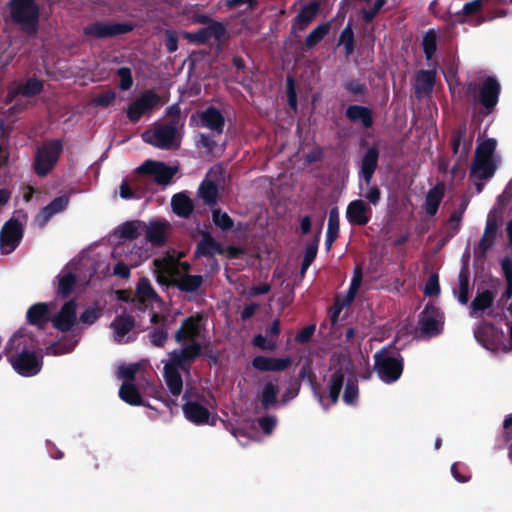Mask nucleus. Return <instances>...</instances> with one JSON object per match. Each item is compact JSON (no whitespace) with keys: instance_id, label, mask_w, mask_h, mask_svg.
Listing matches in <instances>:
<instances>
[{"instance_id":"cd10ccee","label":"nucleus","mask_w":512,"mask_h":512,"mask_svg":"<svg viewBox=\"0 0 512 512\" xmlns=\"http://www.w3.org/2000/svg\"><path fill=\"white\" fill-rule=\"evenodd\" d=\"M204 279L201 275L180 274L171 280V285L181 292L194 293L202 286Z\"/></svg>"},{"instance_id":"f3484780","label":"nucleus","mask_w":512,"mask_h":512,"mask_svg":"<svg viewBox=\"0 0 512 512\" xmlns=\"http://www.w3.org/2000/svg\"><path fill=\"white\" fill-rule=\"evenodd\" d=\"M504 333L498 330L493 323L482 322L474 330V337L476 341L488 350H495L498 348Z\"/></svg>"},{"instance_id":"a19ab883","label":"nucleus","mask_w":512,"mask_h":512,"mask_svg":"<svg viewBox=\"0 0 512 512\" xmlns=\"http://www.w3.org/2000/svg\"><path fill=\"white\" fill-rule=\"evenodd\" d=\"M119 397L132 406L144 405L142 396L133 383L124 382L119 389Z\"/></svg>"},{"instance_id":"bb28decb","label":"nucleus","mask_w":512,"mask_h":512,"mask_svg":"<svg viewBox=\"0 0 512 512\" xmlns=\"http://www.w3.org/2000/svg\"><path fill=\"white\" fill-rule=\"evenodd\" d=\"M27 322L30 325L44 328L50 321V311L46 303L40 302L29 307L26 313Z\"/></svg>"},{"instance_id":"09e8293b","label":"nucleus","mask_w":512,"mask_h":512,"mask_svg":"<svg viewBox=\"0 0 512 512\" xmlns=\"http://www.w3.org/2000/svg\"><path fill=\"white\" fill-rule=\"evenodd\" d=\"M496 145L494 138L485 139L476 147L474 158L494 160Z\"/></svg>"},{"instance_id":"4468645a","label":"nucleus","mask_w":512,"mask_h":512,"mask_svg":"<svg viewBox=\"0 0 512 512\" xmlns=\"http://www.w3.org/2000/svg\"><path fill=\"white\" fill-rule=\"evenodd\" d=\"M10 362L13 369L24 377L37 375L42 368V358L25 349L16 356H12Z\"/></svg>"},{"instance_id":"3c124183","label":"nucleus","mask_w":512,"mask_h":512,"mask_svg":"<svg viewBox=\"0 0 512 512\" xmlns=\"http://www.w3.org/2000/svg\"><path fill=\"white\" fill-rule=\"evenodd\" d=\"M43 90V82L37 78H29L20 88L19 92L24 97H34Z\"/></svg>"},{"instance_id":"4c0bfd02","label":"nucleus","mask_w":512,"mask_h":512,"mask_svg":"<svg viewBox=\"0 0 512 512\" xmlns=\"http://www.w3.org/2000/svg\"><path fill=\"white\" fill-rule=\"evenodd\" d=\"M458 289L453 290L460 304L466 305L469 302V268L462 265L458 274Z\"/></svg>"},{"instance_id":"e2e57ef3","label":"nucleus","mask_w":512,"mask_h":512,"mask_svg":"<svg viewBox=\"0 0 512 512\" xmlns=\"http://www.w3.org/2000/svg\"><path fill=\"white\" fill-rule=\"evenodd\" d=\"M137 294L148 299H152L156 296V292L152 288L150 281L143 277L139 280L136 288Z\"/></svg>"},{"instance_id":"49530a36","label":"nucleus","mask_w":512,"mask_h":512,"mask_svg":"<svg viewBox=\"0 0 512 512\" xmlns=\"http://www.w3.org/2000/svg\"><path fill=\"white\" fill-rule=\"evenodd\" d=\"M198 194L205 204H215L218 196L217 184L211 180L202 181L198 189Z\"/></svg>"},{"instance_id":"ddd939ff","label":"nucleus","mask_w":512,"mask_h":512,"mask_svg":"<svg viewBox=\"0 0 512 512\" xmlns=\"http://www.w3.org/2000/svg\"><path fill=\"white\" fill-rule=\"evenodd\" d=\"M178 126L175 123H165L156 127L151 135L143 134L145 142L160 148L169 150L174 147Z\"/></svg>"},{"instance_id":"aec40b11","label":"nucleus","mask_w":512,"mask_h":512,"mask_svg":"<svg viewBox=\"0 0 512 512\" xmlns=\"http://www.w3.org/2000/svg\"><path fill=\"white\" fill-rule=\"evenodd\" d=\"M76 308L77 303L75 300L71 299L65 302L59 312L53 317V326L61 332L70 331L77 320Z\"/></svg>"},{"instance_id":"72a5a7b5","label":"nucleus","mask_w":512,"mask_h":512,"mask_svg":"<svg viewBox=\"0 0 512 512\" xmlns=\"http://www.w3.org/2000/svg\"><path fill=\"white\" fill-rule=\"evenodd\" d=\"M444 194L445 185L443 183L436 184L428 191L424 203V208L428 215L434 216L437 213Z\"/></svg>"},{"instance_id":"052dcab7","label":"nucleus","mask_w":512,"mask_h":512,"mask_svg":"<svg viewBox=\"0 0 512 512\" xmlns=\"http://www.w3.org/2000/svg\"><path fill=\"white\" fill-rule=\"evenodd\" d=\"M117 76L120 78L119 88L123 91L129 90L133 85L131 68L123 66L118 68Z\"/></svg>"},{"instance_id":"dca6fc26","label":"nucleus","mask_w":512,"mask_h":512,"mask_svg":"<svg viewBox=\"0 0 512 512\" xmlns=\"http://www.w3.org/2000/svg\"><path fill=\"white\" fill-rule=\"evenodd\" d=\"M160 101V97L153 90H147L139 98L133 101L127 109V118L132 123H137L141 117L152 110Z\"/></svg>"},{"instance_id":"0e129e2a","label":"nucleus","mask_w":512,"mask_h":512,"mask_svg":"<svg viewBox=\"0 0 512 512\" xmlns=\"http://www.w3.org/2000/svg\"><path fill=\"white\" fill-rule=\"evenodd\" d=\"M252 343L254 346L261 350H267V351H273L276 349V341L275 340H268L265 336L262 334H257L254 336Z\"/></svg>"},{"instance_id":"c9c22d12","label":"nucleus","mask_w":512,"mask_h":512,"mask_svg":"<svg viewBox=\"0 0 512 512\" xmlns=\"http://www.w3.org/2000/svg\"><path fill=\"white\" fill-rule=\"evenodd\" d=\"M436 81L435 70H420L416 74L415 90L418 94L432 93Z\"/></svg>"},{"instance_id":"603ef678","label":"nucleus","mask_w":512,"mask_h":512,"mask_svg":"<svg viewBox=\"0 0 512 512\" xmlns=\"http://www.w3.org/2000/svg\"><path fill=\"white\" fill-rule=\"evenodd\" d=\"M140 221L124 222L119 229L120 237L128 240H135L140 236Z\"/></svg>"},{"instance_id":"6e6d98bb","label":"nucleus","mask_w":512,"mask_h":512,"mask_svg":"<svg viewBox=\"0 0 512 512\" xmlns=\"http://www.w3.org/2000/svg\"><path fill=\"white\" fill-rule=\"evenodd\" d=\"M148 338L155 347H164L168 339V327L158 326L149 332Z\"/></svg>"},{"instance_id":"6ab92c4d","label":"nucleus","mask_w":512,"mask_h":512,"mask_svg":"<svg viewBox=\"0 0 512 512\" xmlns=\"http://www.w3.org/2000/svg\"><path fill=\"white\" fill-rule=\"evenodd\" d=\"M226 26L222 22H212L196 32L186 33V38L196 44H206L211 39L222 41L226 37Z\"/></svg>"},{"instance_id":"a878e982","label":"nucleus","mask_w":512,"mask_h":512,"mask_svg":"<svg viewBox=\"0 0 512 512\" xmlns=\"http://www.w3.org/2000/svg\"><path fill=\"white\" fill-rule=\"evenodd\" d=\"M201 125L221 134L225 126V118L220 110L209 106L200 114Z\"/></svg>"},{"instance_id":"f704fd0d","label":"nucleus","mask_w":512,"mask_h":512,"mask_svg":"<svg viewBox=\"0 0 512 512\" xmlns=\"http://www.w3.org/2000/svg\"><path fill=\"white\" fill-rule=\"evenodd\" d=\"M497 228L498 226L495 220H487L484 233L477 247V253H479L481 257H485L486 253L494 245Z\"/></svg>"},{"instance_id":"a18cd8bd","label":"nucleus","mask_w":512,"mask_h":512,"mask_svg":"<svg viewBox=\"0 0 512 512\" xmlns=\"http://www.w3.org/2000/svg\"><path fill=\"white\" fill-rule=\"evenodd\" d=\"M330 22H325L314 28L305 39V49L310 50L318 45L324 37L330 32Z\"/></svg>"},{"instance_id":"bf43d9fd","label":"nucleus","mask_w":512,"mask_h":512,"mask_svg":"<svg viewBox=\"0 0 512 512\" xmlns=\"http://www.w3.org/2000/svg\"><path fill=\"white\" fill-rule=\"evenodd\" d=\"M462 215L463 211H453L451 213L448 219L449 228L446 232V240L451 239L458 233L461 225Z\"/></svg>"},{"instance_id":"8fccbe9b","label":"nucleus","mask_w":512,"mask_h":512,"mask_svg":"<svg viewBox=\"0 0 512 512\" xmlns=\"http://www.w3.org/2000/svg\"><path fill=\"white\" fill-rule=\"evenodd\" d=\"M339 45H343L345 48V54L347 56L354 52L355 39L354 32L350 24H348L342 31L338 40Z\"/></svg>"},{"instance_id":"79ce46f5","label":"nucleus","mask_w":512,"mask_h":512,"mask_svg":"<svg viewBox=\"0 0 512 512\" xmlns=\"http://www.w3.org/2000/svg\"><path fill=\"white\" fill-rule=\"evenodd\" d=\"M57 279H58V285H57V289H56V292L59 296H61L62 298H68L76 284H77V276L75 273L73 272H66V273H63V274H59L57 276Z\"/></svg>"},{"instance_id":"c03bdc74","label":"nucleus","mask_w":512,"mask_h":512,"mask_svg":"<svg viewBox=\"0 0 512 512\" xmlns=\"http://www.w3.org/2000/svg\"><path fill=\"white\" fill-rule=\"evenodd\" d=\"M466 127L461 126L454 130L451 135V149L454 155L459 152L461 143L463 142V153L467 155L471 149L472 140H465L466 136Z\"/></svg>"},{"instance_id":"7ed1b4c3","label":"nucleus","mask_w":512,"mask_h":512,"mask_svg":"<svg viewBox=\"0 0 512 512\" xmlns=\"http://www.w3.org/2000/svg\"><path fill=\"white\" fill-rule=\"evenodd\" d=\"M500 93L501 85L494 76L486 77L481 85L474 81L467 82L465 85V95L482 106L480 111L482 116H487L495 110Z\"/></svg>"},{"instance_id":"393cba45","label":"nucleus","mask_w":512,"mask_h":512,"mask_svg":"<svg viewBox=\"0 0 512 512\" xmlns=\"http://www.w3.org/2000/svg\"><path fill=\"white\" fill-rule=\"evenodd\" d=\"M224 252L222 245L209 232L202 233V238L196 246V256L210 258L215 255H223Z\"/></svg>"},{"instance_id":"6e6552de","label":"nucleus","mask_w":512,"mask_h":512,"mask_svg":"<svg viewBox=\"0 0 512 512\" xmlns=\"http://www.w3.org/2000/svg\"><path fill=\"white\" fill-rule=\"evenodd\" d=\"M204 317L197 313L186 317L181 322L180 328L175 332L174 338L177 343L188 342V345L198 344L200 355L202 354V344L198 341L202 331L205 329L203 324Z\"/></svg>"},{"instance_id":"de8ad7c7","label":"nucleus","mask_w":512,"mask_h":512,"mask_svg":"<svg viewBox=\"0 0 512 512\" xmlns=\"http://www.w3.org/2000/svg\"><path fill=\"white\" fill-rule=\"evenodd\" d=\"M422 48L426 59L431 60L437 50V32L434 29H429L424 33Z\"/></svg>"},{"instance_id":"20e7f679","label":"nucleus","mask_w":512,"mask_h":512,"mask_svg":"<svg viewBox=\"0 0 512 512\" xmlns=\"http://www.w3.org/2000/svg\"><path fill=\"white\" fill-rule=\"evenodd\" d=\"M373 369L382 382L392 384L399 380L403 373L404 359L400 353L384 347L374 354Z\"/></svg>"},{"instance_id":"c756f323","label":"nucleus","mask_w":512,"mask_h":512,"mask_svg":"<svg viewBox=\"0 0 512 512\" xmlns=\"http://www.w3.org/2000/svg\"><path fill=\"white\" fill-rule=\"evenodd\" d=\"M348 366L344 367L340 365L331 374L328 381V391L331 404H336L339 400V396L344 384L345 376L348 372Z\"/></svg>"},{"instance_id":"9b49d317","label":"nucleus","mask_w":512,"mask_h":512,"mask_svg":"<svg viewBox=\"0 0 512 512\" xmlns=\"http://www.w3.org/2000/svg\"><path fill=\"white\" fill-rule=\"evenodd\" d=\"M136 171L139 174L153 176L154 181L158 185L165 186V185H168L172 181L173 177L175 176V174L178 171V168L168 166L164 162L148 159L145 162H143L136 169Z\"/></svg>"},{"instance_id":"423d86ee","label":"nucleus","mask_w":512,"mask_h":512,"mask_svg":"<svg viewBox=\"0 0 512 512\" xmlns=\"http://www.w3.org/2000/svg\"><path fill=\"white\" fill-rule=\"evenodd\" d=\"M62 150L63 142L60 139L48 141L39 147L34 160L35 173L40 177L50 173L57 164Z\"/></svg>"},{"instance_id":"774afa93","label":"nucleus","mask_w":512,"mask_h":512,"mask_svg":"<svg viewBox=\"0 0 512 512\" xmlns=\"http://www.w3.org/2000/svg\"><path fill=\"white\" fill-rule=\"evenodd\" d=\"M164 43L167 51L173 53L178 50V36L174 30L167 29L165 31Z\"/></svg>"},{"instance_id":"5fc2aeb1","label":"nucleus","mask_w":512,"mask_h":512,"mask_svg":"<svg viewBox=\"0 0 512 512\" xmlns=\"http://www.w3.org/2000/svg\"><path fill=\"white\" fill-rule=\"evenodd\" d=\"M212 220L214 224L223 231L230 230L234 226L233 219L226 212H222L221 209L212 211Z\"/></svg>"},{"instance_id":"13d9d810","label":"nucleus","mask_w":512,"mask_h":512,"mask_svg":"<svg viewBox=\"0 0 512 512\" xmlns=\"http://www.w3.org/2000/svg\"><path fill=\"white\" fill-rule=\"evenodd\" d=\"M363 279L362 269L360 267H356L354 270L353 277L351 279L350 287L347 293V301L351 302L356 297V294L361 286Z\"/></svg>"},{"instance_id":"338daca9","label":"nucleus","mask_w":512,"mask_h":512,"mask_svg":"<svg viewBox=\"0 0 512 512\" xmlns=\"http://www.w3.org/2000/svg\"><path fill=\"white\" fill-rule=\"evenodd\" d=\"M381 190L377 185H369L367 186L366 192L363 194V197L372 205L376 206L379 204L381 200Z\"/></svg>"},{"instance_id":"a211bd4d","label":"nucleus","mask_w":512,"mask_h":512,"mask_svg":"<svg viewBox=\"0 0 512 512\" xmlns=\"http://www.w3.org/2000/svg\"><path fill=\"white\" fill-rule=\"evenodd\" d=\"M496 293L490 289L477 290L475 298L469 306V315L472 318H480L485 313L493 317L494 311L491 309L495 301Z\"/></svg>"},{"instance_id":"69168bd1","label":"nucleus","mask_w":512,"mask_h":512,"mask_svg":"<svg viewBox=\"0 0 512 512\" xmlns=\"http://www.w3.org/2000/svg\"><path fill=\"white\" fill-rule=\"evenodd\" d=\"M101 316V309L89 307L80 315V322L86 325H92Z\"/></svg>"},{"instance_id":"b1692460","label":"nucleus","mask_w":512,"mask_h":512,"mask_svg":"<svg viewBox=\"0 0 512 512\" xmlns=\"http://www.w3.org/2000/svg\"><path fill=\"white\" fill-rule=\"evenodd\" d=\"M291 365L289 357L273 358L267 356H256L252 360V366L259 371H284Z\"/></svg>"},{"instance_id":"f8f14e48","label":"nucleus","mask_w":512,"mask_h":512,"mask_svg":"<svg viewBox=\"0 0 512 512\" xmlns=\"http://www.w3.org/2000/svg\"><path fill=\"white\" fill-rule=\"evenodd\" d=\"M183 399L186 400L182 406L183 414L189 422L198 426L215 425L216 420L205 405L199 401L188 400L187 391L184 393Z\"/></svg>"},{"instance_id":"2f4dec72","label":"nucleus","mask_w":512,"mask_h":512,"mask_svg":"<svg viewBox=\"0 0 512 512\" xmlns=\"http://www.w3.org/2000/svg\"><path fill=\"white\" fill-rule=\"evenodd\" d=\"M69 204L68 195H60L54 198L48 205L43 207L40 211L39 217L41 218V226H45L46 223L57 213L64 211Z\"/></svg>"},{"instance_id":"5701e85b","label":"nucleus","mask_w":512,"mask_h":512,"mask_svg":"<svg viewBox=\"0 0 512 512\" xmlns=\"http://www.w3.org/2000/svg\"><path fill=\"white\" fill-rule=\"evenodd\" d=\"M345 117L352 123H360L364 129H369L374 124L372 109L363 105H349L345 110Z\"/></svg>"},{"instance_id":"473e14b6","label":"nucleus","mask_w":512,"mask_h":512,"mask_svg":"<svg viewBox=\"0 0 512 512\" xmlns=\"http://www.w3.org/2000/svg\"><path fill=\"white\" fill-rule=\"evenodd\" d=\"M110 327L114 330V340L121 343L123 338L134 329L135 319L130 315H118L110 324Z\"/></svg>"},{"instance_id":"37998d69","label":"nucleus","mask_w":512,"mask_h":512,"mask_svg":"<svg viewBox=\"0 0 512 512\" xmlns=\"http://www.w3.org/2000/svg\"><path fill=\"white\" fill-rule=\"evenodd\" d=\"M339 235V213L337 208H332L329 212L328 228L326 232V249L330 250L333 243Z\"/></svg>"},{"instance_id":"f257e3e1","label":"nucleus","mask_w":512,"mask_h":512,"mask_svg":"<svg viewBox=\"0 0 512 512\" xmlns=\"http://www.w3.org/2000/svg\"><path fill=\"white\" fill-rule=\"evenodd\" d=\"M200 357L198 344L184 345L179 351L170 353L169 362L164 366L166 385L173 396H179L183 389V379L179 369L188 371L192 363Z\"/></svg>"},{"instance_id":"4be33fe9","label":"nucleus","mask_w":512,"mask_h":512,"mask_svg":"<svg viewBox=\"0 0 512 512\" xmlns=\"http://www.w3.org/2000/svg\"><path fill=\"white\" fill-rule=\"evenodd\" d=\"M321 4L318 0H312L301 7L296 17L292 20V31H304L313 22L320 12Z\"/></svg>"},{"instance_id":"39448f33","label":"nucleus","mask_w":512,"mask_h":512,"mask_svg":"<svg viewBox=\"0 0 512 512\" xmlns=\"http://www.w3.org/2000/svg\"><path fill=\"white\" fill-rule=\"evenodd\" d=\"M503 3V0H472L470 2H467L463 6L462 10L455 13H449L447 18H444V20L449 25L455 26L457 24L465 23L467 17L477 14L482 8H485L488 12L495 10V12L492 13L487 18L482 17L481 19H479L477 21V24H480L486 20H491L496 17L505 16L506 12L504 10L497 9V7Z\"/></svg>"},{"instance_id":"f03ea898","label":"nucleus","mask_w":512,"mask_h":512,"mask_svg":"<svg viewBox=\"0 0 512 512\" xmlns=\"http://www.w3.org/2000/svg\"><path fill=\"white\" fill-rule=\"evenodd\" d=\"M6 22L19 27L28 36H35L39 30L40 6L36 0H9Z\"/></svg>"},{"instance_id":"412c9836","label":"nucleus","mask_w":512,"mask_h":512,"mask_svg":"<svg viewBox=\"0 0 512 512\" xmlns=\"http://www.w3.org/2000/svg\"><path fill=\"white\" fill-rule=\"evenodd\" d=\"M371 216L372 210L363 200H353L347 206L346 218L351 225L365 226Z\"/></svg>"},{"instance_id":"ea45409f","label":"nucleus","mask_w":512,"mask_h":512,"mask_svg":"<svg viewBox=\"0 0 512 512\" xmlns=\"http://www.w3.org/2000/svg\"><path fill=\"white\" fill-rule=\"evenodd\" d=\"M298 378L301 381H307L310 385L311 389L314 391V394L318 397L319 401L323 402V395L319 391L317 376L312 369L311 361L306 360L298 373Z\"/></svg>"},{"instance_id":"c85d7f7f","label":"nucleus","mask_w":512,"mask_h":512,"mask_svg":"<svg viewBox=\"0 0 512 512\" xmlns=\"http://www.w3.org/2000/svg\"><path fill=\"white\" fill-rule=\"evenodd\" d=\"M495 171V160L474 158L470 167V177L484 181L490 179Z\"/></svg>"},{"instance_id":"9d476101","label":"nucleus","mask_w":512,"mask_h":512,"mask_svg":"<svg viewBox=\"0 0 512 512\" xmlns=\"http://www.w3.org/2000/svg\"><path fill=\"white\" fill-rule=\"evenodd\" d=\"M23 225L18 219L11 218L6 221L0 231V250L2 254L12 253L23 238Z\"/></svg>"},{"instance_id":"e433bc0d","label":"nucleus","mask_w":512,"mask_h":512,"mask_svg":"<svg viewBox=\"0 0 512 512\" xmlns=\"http://www.w3.org/2000/svg\"><path fill=\"white\" fill-rule=\"evenodd\" d=\"M173 212L182 218H188L194 210L193 201L184 193L175 194L171 200Z\"/></svg>"},{"instance_id":"1a4fd4ad","label":"nucleus","mask_w":512,"mask_h":512,"mask_svg":"<svg viewBox=\"0 0 512 512\" xmlns=\"http://www.w3.org/2000/svg\"><path fill=\"white\" fill-rule=\"evenodd\" d=\"M442 313L433 304H426L419 314L420 335L424 338L438 336L443 330Z\"/></svg>"},{"instance_id":"7c9ffc66","label":"nucleus","mask_w":512,"mask_h":512,"mask_svg":"<svg viewBox=\"0 0 512 512\" xmlns=\"http://www.w3.org/2000/svg\"><path fill=\"white\" fill-rule=\"evenodd\" d=\"M170 224L165 220L151 221L146 230L147 240L155 246H162L166 242V232Z\"/></svg>"},{"instance_id":"864d4df0","label":"nucleus","mask_w":512,"mask_h":512,"mask_svg":"<svg viewBox=\"0 0 512 512\" xmlns=\"http://www.w3.org/2000/svg\"><path fill=\"white\" fill-rule=\"evenodd\" d=\"M359 389L357 379H348L345 385L343 401L347 405H355L358 399Z\"/></svg>"},{"instance_id":"0eeeda50","label":"nucleus","mask_w":512,"mask_h":512,"mask_svg":"<svg viewBox=\"0 0 512 512\" xmlns=\"http://www.w3.org/2000/svg\"><path fill=\"white\" fill-rule=\"evenodd\" d=\"M133 29L129 22L95 21L83 28V34L93 39H106L130 33Z\"/></svg>"},{"instance_id":"680f3d73","label":"nucleus","mask_w":512,"mask_h":512,"mask_svg":"<svg viewBox=\"0 0 512 512\" xmlns=\"http://www.w3.org/2000/svg\"><path fill=\"white\" fill-rule=\"evenodd\" d=\"M424 294L428 297H437L440 294L438 274L432 273L425 283Z\"/></svg>"},{"instance_id":"2eb2a0df","label":"nucleus","mask_w":512,"mask_h":512,"mask_svg":"<svg viewBox=\"0 0 512 512\" xmlns=\"http://www.w3.org/2000/svg\"><path fill=\"white\" fill-rule=\"evenodd\" d=\"M380 150L377 145L369 146L358 163V178L369 186L378 168Z\"/></svg>"},{"instance_id":"4d7b16f0","label":"nucleus","mask_w":512,"mask_h":512,"mask_svg":"<svg viewBox=\"0 0 512 512\" xmlns=\"http://www.w3.org/2000/svg\"><path fill=\"white\" fill-rule=\"evenodd\" d=\"M344 89L354 96L364 97L368 93L366 84L362 83L358 79L347 80L344 85Z\"/></svg>"},{"instance_id":"58836bf2","label":"nucleus","mask_w":512,"mask_h":512,"mask_svg":"<svg viewBox=\"0 0 512 512\" xmlns=\"http://www.w3.org/2000/svg\"><path fill=\"white\" fill-rule=\"evenodd\" d=\"M278 392L279 390L276 383L267 382L264 384L259 394V401L264 410H269L277 404Z\"/></svg>"}]
</instances>
